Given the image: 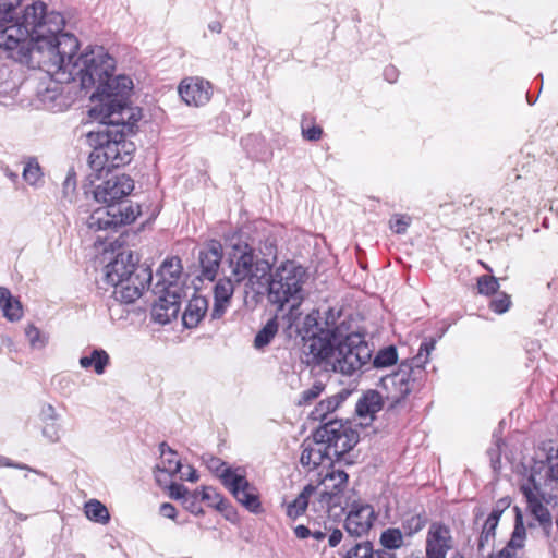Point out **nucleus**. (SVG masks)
Returning a JSON list of instances; mask_svg holds the SVG:
<instances>
[{"instance_id":"1","label":"nucleus","mask_w":558,"mask_h":558,"mask_svg":"<svg viewBox=\"0 0 558 558\" xmlns=\"http://www.w3.org/2000/svg\"><path fill=\"white\" fill-rule=\"evenodd\" d=\"M63 27L59 12H47L44 2H34L15 22L0 21V49L60 83L78 82L86 93L94 92L114 72L116 60L102 46L89 47L77 56L78 40L63 33Z\"/></svg>"},{"instance_id":"2","label":"nucleus","mask_w":558,"mask_h":558,"mask_svg":"<svg viewBox=\"0 0 558 558\" xmlns=\"http://www.w3.org/2000/svg\"><path fill=\"white\" fill-rule=\"evenodd\" d=\"M303 361L313 369L354 376L372 357V350L363 337L351 332L337 342L328 338H304Z\"/></svg>"},{"instance_id":"3","label":"nucleus","mask_w":558,"mask_h":558,"mask_svg":"<svg viewBox=\"0 0 558 558\" xmlns=\"http://www.w3.org/2000/svg\"><path fill=\"white\" fill-rule=\"evenodd\" d=\"M136 122L123 117L102 119L97 131L88 132L87 143L93 147L88 165L96 178H101L105 171L109 172L131 162L135 145L128 140V135L134 132Z\"/></svg>"},{"instance_id":"4","label":"nucleus","mask_w":558,"mask_h":558,"mask_svg":"<svg viewBox=\"0 0 558 558\" xmlns=\"http://www.w3.org/2000/svg\"><path fill=\"white\" fill-rule=\"evenodd\" d=\"M137 255L132 251H123L105 266V282L113 287V298L122 303H132L143 293L146 286L151 283V269L137 264Z\"/></svg>"},{"instance_id":"5","label":"nucleus","mask_w":558,"mask_h":558,"mask_svg":"<svg viewBox=\"0 0 558 558\" xmlns=\"http://www.w3.org/2000/svg\"><path fill=\"white\" fill-rule=\"evenodd\" d=\"M269 275L268 302L276 306L277 311H282L287 306L288 322L291 325L292 320L300 315L299 307L304 299L303 284L306 271L302 266L288 260Z\"/></svg>"},{"instance_id":"6","label":"nucleus","mask_w":558,"mask_h":558,"mask_svg":"<svg viewBox=\"0 0 558 558\" xmlns=\"http://www.w3.org/2000/svg\"><path fill=\"white\" fill-rule=\"evenodd\" d=\"M435 347V338L425 339L412 360L400 363L396 372L381 377L380 386L391 402L390 408L397 407L418 387L425 374L424 365L428 362Z\"/></svg>"},{"instance_id":"7","label":"nucleus","mask_w":558,"mask_h":558,"mask_svg":"<svg viewBox=\"0 0 558 558\" xmlns=\"http://www.w3.org/2000/svg\"><path fill=\"white\" fill-rule=\"evenodd\" d=\"M230 276L238 284H243L245 293L258 292L270 274L268 260L260 258L246 242L236 240L227 250Z\"/></svg>"},{"instance_id":"8","label":"nucleus","mask_w":558,"mask_h":558,"mask_svg":"<svg viewBox=\"0 0 558 558\" xmlns=\"http://www.w3.org/2000/svg\"><path fill=\"white\" fill-rule=\"evenodd\" d=\"M133 89V82L126 75L113 76V73L106 78L96 90L92 92L90 99L99 100V113L102 119L121 118L128 120H140V111L130 107L128 98Z\"/></svg>"},{"instance_id":"9","label":"nucleus","mask_w":558,"mask_h":558,"mask_svg":"<svg viewBox=\"0 0 558 558\" xmlns=\"http://www.w3.org/2000/svg\"><path fill=\"white\" fill-rule=\"evenodd\" d=\"M140 215L138 207L134 209L131 205L125 206H105L95 209L86 219V227L94 233L105 232V235H98L97 242L107 239V234L116 231L118 227L133 222Z\"/></svg>"},{"instance_id":"10","label":"nucleus","mask_w":558,"mask_h":558,"mask_svg":"<svg viewBox=\"0 0 558 558\" xmlns=\"http://www.w3.org/2000/svg\"><path fill=\"white\" fill-rule=\"evenodd\" d=\"M314 438L325 440L331 457L339 458L357 444L359 435L349 423L330 418L314 432Z\"/></svg>"},{"instance_id":"11","label":"nucleus","mask_w":558,"mask_h":558,"mask_svg":"<svg viewBox=\"0 0 558 558\" xmlns=\"http://www.w3.org/2000/svg\"><path fill=\"white\" fill-rule=\"evenodd\" d=\"M220 481L233 497L248 511H263L257 488L246 478L245 470L241 466L228 468L220 474Z\"/></svg>"},{"instance_id":"12","label":"nucleus","mask_w":558,"mask_h":558,"mask_svg":"<svg viewBox=\"0 0 558 558\" xmlns=\"http://www.w3.org/2000/svg\"><path fill=\"white\" fill-rule=\"evenodd\" d=\"M134 190V181L126 174H114L97 185L94 197L98 203L117 206Z\"/></svg>"},{"instance_id":"13","label":"nucleus","mask_w":558,"mask_h":558,"mask_svg":"<svg viewBox=\"0 0 558 558\" xmlns=\"http://www.w3.org/2000/svg\"><path fill=\"white\" fill-rule=\"evenodd\" d=\"M155 294L158 295V300L153 306L151 316L155 322L166 325L177 318L180 312L182 288H167Z\"/></svg>"},{"instance_id":"14","label":"nucleus","mask_w":558,"mask_h":558,"mask_svg":"<svg viewBox=\"0 0 558 558\" xmlns=\"http://www.w3.org/2000/svg\"><path fill=\"white\" fill-rule=\"evenodd\" d=\"M375 512L371 505L354 502L345 518L344 527L349 535L361 537L373 525Z\"/></svg>"},{"instance_id":"15","label":"nucleus","mask_w":558,"mask_h":558,"mask_svg":"<svg viewBox=\"0 0 558 558\" xmlns=\"http://www.w3.org/2000/svg\"><path fill=\"white\" fill-rule=\"evenodd\" d=\"M211 85L208 81L198 77L183 80L178 88L182 100L189 106H204L211 97Z\"/></svg>"},{"instance_id":"16","label":"nucleus","mask_w":558,"mask_h":558,"mask_svg":"<svg viewBox=\"0 0 558 558\" xmlns=\"http://www.w3.org/2000/svg\"><path fill=\"white\" fill-rule=\"evenodd\" d=\"M453 549V539L450 530L438 523H433L426 537V558H446L448 551Z\"/></svg>"},{"instance_id":"17","label":"nucleus","mask_w":558,"mask_h":558,"mask_svg":"<svg viewBox=\"0 0 558 558\" xmlns=\"http://www.w3.org/2000/svg\"><path fill=\"white\" fill-rule=\"evenodd\" d=\"M182 264L179 257H170L163 260L156 272L157 282L154 284L153 292L159 293L167 288L180 287L179 280L182 275Z\"/></svg>"},{"instance_id":"18","label":"nucleus","mask_w":558,"mask_h":558,"mask_svg":"<svg viewBox=\"0 0 558 558\" xmlns=\"http://www.w3.org/2000/svg\"><path fill=\"white\" fill-rule=\"evenodd\" d=\"M325 460L332 461V457L326 446L325 440L305 439L302 442V453L300 462L303 466H307L313 470L320 465Z\"/></svg>"},{"instance_id":"19","label":"nucleus","mask_w":558,"mask_h":558,"mask_svg":"<svg viewBox=\"0 0 558 558\" xmlns=\"http://www.w3.org/2000/svg\"><path fill=\"white\" fill-rule=\"evenodd\" d=\"M223 251L220 242L216 240L209 241L199 252V263L202 277L213 281L218 272Z\"/></svg>"},{"instance_id":"20","label":"nucleus","mask_w":558,"mask_h":558,"mask_svg":"<svg viewBox=\"0 0 558 558\" xmlns=\"http://www.w3.org/2000/svg\"><path fill=\"white\" fill-rule=\"evenodd\" d=\"M235 284L238 283L230 275L216 283L214 288V306L211 310L213 319H218L226 313L233 295Z\"/></svg>"},{"instance_id":"21","label":"nucleus","mask_w":558,"mask_h":558,"mask_svg":"<svg viewBox=\"0 0 558 558\" xmlns=\"http://www.w3.org/2000/svg\"><path fill=\"white\" fill-rule=\"evenodd\" d=\"M509 507V501L500 499L496 507L493 509L490 514L485 520L482 532L478 537L477 549L484 551L486 547H489L495 539L496 529L499 523V519L506 508Z\"/></svg>"},{"instance_id":"22","label":"nucleus","mask_w":558,"mask_h":558,"mask_svg":"<svg viewBox=\"0 0 558 558\" xmlns=\"http://www.w3.org/2000/svg\"><path fill=\"white\" fill-rule=\"evenodd\" d=\"M340 318L339 313H335L333 310L329 308L325 313L324 327H318V332L313 333L311 337H325L328 338L331 342H337L347 336L348 328L345 327V323L341 322L337 323V319Z\"/></svg>"},{"instance_id":"23","label":"nucleus","mask_w":558,"mask_h":558,"mask_svg":"<svg viewBox=\"0 0 558 558\" xmlns=\"http://www.w3.org/2000/svg\"><path fill=\"white\" fill-rule=\"evenodd\" d=\"M349 475L342 470H331L319 482L323 492L329 496L336 495L343 506V493L348 487Z\"/></svg>"},{"instance_id":"24","label":"nucleus","mask_w":558,"mask_h":558,"mask_svg":"<svg viewBox=\"0 0 558 558\" xmlns=\"http://www.w3.org/2000/svg\"><path fill=\"white\" fill-rule=\"evenodd\" d=\"M384 400L376 390L365 391L356 402L355 412L361 418L373 420L375 414L383 409Z\"/></svg>"},{"instance_id":"25","label":"nucleus","mask_w":558,"mask_h":558,"mask_svg":"<svg viewBox=\"0 0 558 558\" xmlns=\"http://www.w3.org/2000/svg\"><path fill=\"white\" fill-rule=\"evenodd\" d=\"M208 310V302L204 296L194 295L187 303L183 313V324L187 328L196 327Z\"/></svg>"},{"instance_id":"26","label":"nucleus","mask_w":558,"mask_h":558,"mask_svg":"<svg viewBox=\"0 0 558 558\" xmlns=\"http://www.w3.org/2000/svg\"><path fill=\"white\" fill-rule=\"evenodd\" d=\"M308 507L311 511L320 518L329 514L337 507L344 510V506L341 505V501H338V497L335 494L329 496L327 493L318 490V486H316V494L311 498Z\"/></svg>"},{"instance_id":"27","label":"nucleus","mask_w":558,"mask_h":558,"mask_svg":"<svg viewBox=\"0 0 558 558\" xmlns=\"http://www.w3.org/2000/svg\"><path fill=\"white\" fill-rule=\"evenodd\" d=\"M316 494V486L307 484L291 502L287 504L286 514L291 520L303 515L310 506L311 498Z\"/></svg>"},{"instance_id":"28","label":"nucleus","mask_w":558,"mask_h":558,"mask_svg":"<svg viewBox=\"0 0 558 558\" xmlns=\"http://www.w3.org/2000/svg\"><path fill=\"white\" fill-rule=\"evenodd\" d=\"M161 462L156 466V472H163L169 475H174L181 471L182 464L175 458L177 452L171 449L166 442L159 446Z\"/></svg>"},{"instance_id":"29","label":"nucleus","mask_w":558,"mask_h":558,"mask_svg":"<svg viewBox=\"0 0 558 558\" xmlns=\"http://www.w3.org/2000/svg\"><path fill=\"white\" fill-rule=\"evenodd\" d=\"M0 307L3 315L11 322L19 320L22 317L21 303L13 299L11 292L3 287L0 288Z\"/></svg>"},{"instance_id":"30","label":"nucleus","mask_w":558,"mask_h":558,"mask_svg":"<svg viewBox=\"0 0 558 558\" xmlns=\"http://www.w3.org/2000/svg\"><path fill=\"white\" fill-rule=\"evenodd\" d=\"M514 529L511 538L509 539L508 544L505 547L517 551L518 549H521L524 546L526 530L523 523V515L521 509L519 507H514Z\"/></svg>"},{"instance_id":"31","label":"nucleus","mask_w":558,"mask_h":558,"mask_svg":"<svg viewBox=\"0 0 558 558\" xmlns=\"http://www.w3.org/2000/svg\"><path fill=\"white\" fill-rule=\"evenodd\" d=\"M109 363V355L105 350L95 349L88 356H82L80 359V365L83 368L93 367L95 373L98 375L104 374L106 366Z\"/></svg>"},{"instance_id":"32","label":"nucleus","mask_w":558,"mask_h":558,"mask_svg":"<svg viewBox=\"0 0 558 558\" xmlns=\"http://www.w3.org/2000/svg\"><path fill=\"white\" fill-rule=\"evenodd\" d=\"M340 395L332 396L322 400L317 407L311 412V418L314 421H325L342 402Z\"/></svg>"},{"instance_id":"33","label":"nucleus","mask_w":558,"mask_h":558,"mask_svg":"<svg viewBox=\"0 0 558 558\" xmlns=\"http://www.w3.org/2000/svg\"><path fill=\"white\" fill-rule=\"evenodd\" d=\"M84 509L86 517L97 523L106 524L110 519L108 509L96 499L87 501Z\"/></svg>"},{"instance_id":"34","label":"nucleus","mask_w":558,"mask_h":558,"mask_svg":"<svg viewBox=\"0 0 558 558\" xmlns=\"http://www.w3.org/2000/svg\"><path fill=\"white\" fill-rule=\"evenodd\" d=\"M278 331L277 318L269 319L266 325L257 332L254 339L256 349H262L270 343Z\"/></svg>"},{"instance_id":"35","label":"nucleus","mask_w":558,"mask_h":558,"mask_svg":"<svg viewBox=\"0 0 558 558\" xmlns=\"http://www.w3.org/2000/svg\"><path fill=\"white\" fill-rule=\"evenodd\" d=\"M403 541V534L400 530L388 529L384 531L380 536L381 549H387L389 551L398 550L402 547Z\"/></svg>"},{"instance_id":"36","label":"nucleus","mask_w":558,"mask_h":558,"mask_svg":"<svg viewBox=\"0 0 558 558\" xmlns=\"http://www.w3.org/2000/svg\"><path fill=\"white\" fill-rule=\"evenodd\" d=\"M398 361L397 349L392 345L387 347L375 355L373 365L377 368L388 367L396 364Z\"/></svg>"},{"instance_id":"37","label":"nucleus","mask_w":558,"mask_h":558,"mask_svg":"<svg viewBox=\"0 0 558 558\" xmlns=\"http://www.w3.org/2000/svg\"><path fill=\"white\" fill-rule=\"evenodd\" d=\"M197 499L208 502V506L221 510L223 497L213 487H203L201 490L196 489Z\"/></svg>"},{"instance_id":"38","label":"nucleus","mask_w":558,"mask_h":558,"mask_svg":"<svg viewBox=\"0 0 558 558\" xmlns=\"http://www.w3.org/2000/svg\"><path fill=\"white\" fill-rule=\"evenodd\" d=\"M25 333L33 349H43L48 342V337L33 325L25 329Z\"/></svg>"},{"instance_id":"39","label":"nucleus","mask_w":558,"mask_h":558,"mask_svg":"<svg viewBox=\"0 0 558 558\" xmlns=\"http://www.w3.org/2000/svg\"><path fill=\"white\" fill-rule=\"evenodd\" d=\"M196 494H197V492L190 493L187 490V488L182 484L171 483L169 486L170 498L177 499V500L181 499L183 501V504H187L190 498L197 499Z\"/></svg>"},{"instance_id":"40","label":"nucleus","mask_w":558,"mask_h":558,"mask_svg":"<svg viewBox=\"0 0 558 558\" xmlns=\"http://www.w3.org/2000/svg\"><path fill=\"white\" fill-rule=\"evenodd\" d=\"M23 178L31 185H35L41 178L40 167L35 161H28L23 168Z\"/></svg>"},{"instance_id":"41","label":"nucleus","mask_w":558,"mask_h":558,"mask_svg":"<svg viewBox=\"0 0 558 558\" xmlns=\"http://www.w3.org/2000/svg\"><path fill=\"white\" fill-rule=\"evenodd\" d=\"M41 434L51 444H56L60 440V425L57 421L43 422Z\"/></svg>"},{"instance_id":"42","label":"nucleus","mask_w":558,"mask_h":558,"mask_svg":"<svg viewBox=\"0 0 558 558\" xmlns=\"http://www.w3.org/2000/svg\"><path fill=\"white\" fill-rule=\"evenodd\" d=\"M372 550L369 542L359 543L347 551L344 558H372Z\"/></svg>"},{"instance_id":"43","label":"nucleus","mask_w":558,"mask_h":558,"mask_svg":"<svg viewBox=\"0 0 558 558\" xmlns=\"http://www.w3.org/2000/svg\"><path fill=\"white\" fill-rule=\"evenodd\" d=\"M477 287L480 293L492 294L498 290L499 282L495 277L482 276L477 280Z\"/></svg>"},{"instance_id":"44","label":"nucleus","mask_w":558,"mask_h":558,"mask_svg":"<svg viewBox=\"0 0 558 558\" xmlns=\"http://www.w3.org/2000/svg\"><path fill=\"white\" fill-rule=\"evenodd\" d=\"M510 296L506 293H500L490 301V310L497 314L506 313L510 307Z\"/></svg>"},{"instance_id":"45","label":"nucleus","mask_w":558,"mask_h":558,"mask_svg":"<svg viewBox=\"0 0 558 558\" xmlns=\"http://www.w3.org/2000/svg\"><path fill=\"white\" fill-rule=\"evenodd\" d=\"M411 218L409 216L396 215L390 220V228L397 234L405 233L408 227L410 226Z\"/></svg>"},{"instance_id":"46","label":"nucleus","mask_w":558,"mask_h":558,"mask_svg":"<svg viewBox=\"0 0 558 558\" xmlns=\"http://www.w3.org/2000/svg\"><path fill=\"white\" fill-rule=\"evenodd\" d=\"M324 386L322 384H314L311 388L304 390L301 393L300 404L310 403L312 400L316 399L323 391Z\"/></svg>"},{"instance_id":"47","label":"nucleus","mask_w":558,"mask_h":558,"mask_svg":"<svg viewBox=\"0 0 558 558\" xmlns=\"http://www.w3.org/2000/svg\"><path fill=\"white\" fill-rule=\"evenodd\" d=\"M22 0H0V14H3L4 16L0 19V21H2L3 19H5L7 21H10L12 20L13 22L16 21V19L14 20L12 16H10L9 19L7 17V15L15 8L17 7L20 3H21Z\"/></svg>"},{"instance_id":"48","label":"nucleus","mask_w":558,"mask_h":558,"mask_svg":"<svg viewBox=\"0 0 558 558\" xmlns=\"http://www.w3.org/2000/svg\"><path fill=\"white\" fill-rule=\"evenodd\" d=\"M205 462H206L208 469L210 471L217 473V475L219 477H220V474L222 473V471L225 469L229 468V466H226V463L221 459L213 457V456H209L208 458H206Z\"/></svg>"},{"instance_id":"49","label":"nucleus","mask_w":558,"mask_h":558,"mask_svg":"<svg viewBox=\"0 0 558 558\" xmlns=\"http://www.w3.org/2000/svg\"><path fill=\"white\" fill-rule=\"evenodd\" d=\"M323 129L318 125H313L311 128H305L304 123L302 124V135L307 141H318L322 137Z\"/></svg>"},{"instance_id":"50","label":"nucleus","mask_w":558,"mask_h":558,"mask_svg":"<svg viewBox=\"0 0 558 558\" xmlns=\"http://www.w3.org/2000/svg\"><path fill=\"white\" fill-rule=\"evenodd\" d=\"M76 186L75 172L71 169L69 170L64 181H63V192L68 195L70 192H74Z\"/></svg>"},{"instance_id":"51","label":"nucleus","mask_w":558,"mask_h":558,"mask_svg":"<svg viewBox=\"0 0 558 558\" xmlns=\"http://www.w3.org/2000/svg\"><path fill=\"white\" fill-rule=\"evenodd\" d=\"M41 421L43 422H49V421H57L58 414L56 409L51 404L44 405L41 409Z\"/></svg>"},{"instance_id":"52","label":"nucleus","mask_w":558,"mask_h":558,"mask_svg":"<svg viewBox=\"0 0 558 558\" xmlns=\"http://www.w3.org/2000/svg\"><path fill=\"white\" fill-rule=\"evenodd\" d=\"M159 512L162 517L174 520L177 517V509L172 504L163 502L159 508Z\"/></svg>"},{"instance_id":"53","label":"nucleus","mask_w":558,"mask_h":558,"mask_svg":"<svg viewBox=\"0 0 558 558\" xmlns=\"http://www.w3.org/2000/svg\"><path fill=\"white\" fill-rule=\"evenodd\" d=\"M489 558H521L517 551L504 547L498 553L490 555Z\"/></svg>"},{"instance_id":"54","label":"nucleus","mask_w":558,"mask_h":558,"mask_svg":"<svg viewBox=\"0 0 558 558\" xmlns=\"http://www.w3.org/2000/svg\"><path fill=\"white\" fill-rule=\"evenodd\" d=\"M372 558H398L397 555L387 549L372 550Z\"/></svg>"},{"instance_id":"55","label":"nucleus","mask_w":558,"mask_h":558,"mask_svg":"<svg viewBox=\"0 0 558 558\" xmlns=\"http://www.w3.org/2000/svg\"><path fill=\"white\" fill-rule=\"evenodd\" d=\"M342 532L340 530H333L329 535L328 543L330 547H336L342 539Z\"/></svg>"},{"instance_id":"56","label":"nucleus","mask_w":558,"mask_h":558,"mask_svg":"<svg viewBox=\"0 0 558 558\" xmlns=\"http://www.w3.org/2000/svg\"><path fill=\"white\" fill-rule=\"evenodd\" d=\"M294 534L298 538L304 539L311 535V530L305 525H298L294 527Z\"/></svg>"},{"instance_id":"57","label":"nucleus","mask_w":558,"mask_h":558,"mask_svg":"<svg viewBox=\"0 0 558 558\" xmlns=\"http://www.w3.org/2000/svg\"><path fill=\"white\" fill-rule=\"evenodd\" d=\"M181 477L190 482H196L198 480L197 472L192 466H189V472L186 474L183 473Z\"/></svg>"},{"instance_id":"58","label":"nucleus","mask_w":558,"mask_h":558,"mask_svg":"<svg viewBox=\"0 0 558 558\" xmlns=\"http://www.w3.org/2000/svg\"><path fill=\"white\" fill-rule=\"evenodd\" d=\"M198 499L190 498L187 504H184L185 507L193 513H199L202 512L201 509L196 508V502Z\"/></svg>"},{"instance_id":"59","label":"nucleus","mask_w":558,"mask_h":558,"mask_svg":"<svg viewBox=\"0 0 558 558\" xmlns=\"http://www.w3.org/2000/svg\"><path fill=\"white\" fill-rule=\"evenodd\" d=\"M396 69L393 66L387 68L385 70V76L389 82H393L396 78Z\"/></svg>"},{"instance_id":"60","label":"nucleus","mask_w":558,"mask_h":558,"mask_svg":"<svg viewBox=\"0 0 558 558\" xmlns=\"http://www.w3.org/2000/svg\"><path fill=\"white\" fill-rule=\"evenodd\" d=\"M0 462L7 466H13V468H17V469H28L27 465H25V464H14V463L10 462V460L8 458L0 459Z\"/></svg>"},{"instance_id":"61","label":"nucleus","mask_w":558,"mask_h":558,"mask_svg":"<svg viewBox=\"0 0 558 558\" xmlns=\"http://www.w3.org/2000/svg\"><path fill=\"white\" fill-rule=\"evenodd\" d=\"M208 28L211 32L219 34L222 31V25L219 22L215 21V22L209 23Z\"/></svg>"},{"instance_id":"62","label":"nucleus","mask_w":558,"mask_h":558,"mask_svg":"<svg viewBox=\"0 0 558 558\" xmlns=\"http://www.w3.org/2000/svg\"><path fill=\"white\" fill-rule=\"evenodd\" d=\"M311 535L317 541H322L326 537V533L320 530L311 531Z\"/></svg>"},{"instance_id":"63","label":"nucleus","mask_w":558,"mask_h":558,"mask_svg":"<svg viewBox=\"0 0 558 558\" xmlns=\"http://www.w3.org/2000/svg\"><path fill=\"white\" fill-rule=\"evenodd\" d=\"M70 558H84V555L83 554H74V555H71Z\"/></svg>"},{"instance_id":"64","label":"nucleus","mask_w":558,"mask_h":558,"mask_svg":"<svg viewBox=\"0 0 558 558\" xmlns=\"http://www.w3.org/2000/svg\"><path fill=\"white\" fill-rule=\"evenodd\" d=\"M497 462L499 463V457L497 458V460H496V461H494V460H493V469H496V463H497Z\"/></svg>"}]
</instances>
